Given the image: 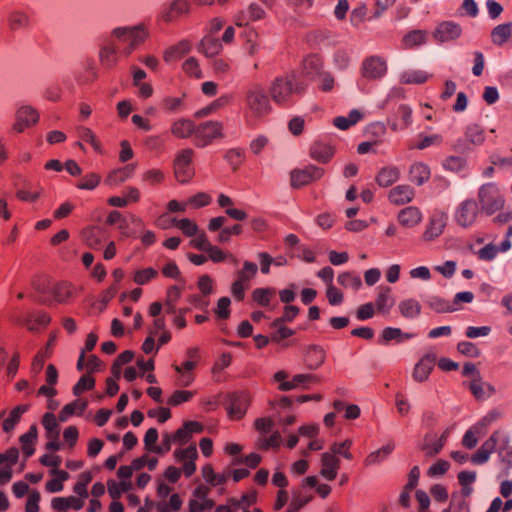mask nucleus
Instances as JSON below:
<instances>
[{"label":"nucleus","instance_id":"f704fd0d","mask_svg":"<svg viewBox=\"0 0 512 512\" xmlns=\"http://www.w3.org/2000/svg\"><path fill=\"white\" fill-rule=\"evenodd\" d=\"M400 177V171L395 166L384 167L376 177V181L381 187H388L395 183Z\"/></svg>","mask_w":512,"mask_h":512},{"label":"nucleus","instance_id":"423d86ee","mask_svg":"<svg viewBox=\"0 0 512 512\" xmlns=\"http://www.w3.org/2000/svg\"><path fill=\"white\" fill-rule=\"evenodd\" d=\"M222 126L217 121H207L196 127L195 140L198 147H205L221 135Z\"/></svg>","mask_w":512,"mask_h":512},{"label":"nucleus","instance_id":"f257e3e1","mask_svg":"<svg viewBox=\"0 0 512 512\" xmlns=\"http://www.w3.org/2000/svg\"><path fill=\"white\" fill-rule=\"evenodd\" d=\"M307 84L295 72L276 77L269 86V94L273 102L281 107H290L296 97L302 96Z\"/></svg>","mask_w":512,"mask_h":512},{"label":"nucleus","instance_id":"a19ab883","mask_svg":"<svg viewBox=\"0 0 512 512\" xmlns=\"http://www.w3.org/2000/svg\"><path fill=\"white\" fill-rule=\"evenodd\" d=\"M50 316L46 313H39L36 315L35 319L33 320L31 316H27L21 319H18L16 322L20 325H24L28 328L30 331H36L37 326H46L50 322Z\"/></svg>","mask_w":512,"mask_h":512},{"label":"nucleus","instance_id":"a211bd4d","mask_svg":"<svg viewBox=\"0 0 512 512\" xmlns=\"http://www.w3.org/2000/svg\"><path fill=\"white\" fill-rule=\"evenodd\" d=\"M469 389L477 400H486L495 393L494 386L484 382L482 377L472 379L469 383Z\"/></svg>","mask_w":512,"mask_h":512},{"label":"nucleus","instance_id":"5fc2aeb1","mask_svg":"<svg viewBox=\"0 0 512 512\" xmlns=\"http://www.w3.org/2000/svg\"><path fill=\"white\" fill-rule=\"evenodd\" d=\"M275 295L273 288H257L253 291V299L261 306H268L270 298Z\"/></svg>","mask_w":512,"mask_h":512},{"label":"nucleus","instance_id":"2eb2a0df","mask_svg":"<svg viewBox=\"0 0 512 512\" xmlns=\"http://www.w3.org/2000/svg\"><path fill=\"white\" fill-rule=\"evenodd\" d=\"M321 465V476L328 481L334 480L340 467V460L333 454L325 452L321 456Z\"/></svg>","mask_w":512,"mask_h":512},{"label":"nucleus","instance_id":"ddd939ff","mask_svg":"<svg viewBox=\"0 0 512 512\" xmlns=\"http://www.w3.org/2000/svg\"><path fill=\"white\" fill-rule=\"evenodd\" d=\"M396 117L399 121L396 118H389L387 121L391 130L394 132L405 130L412 124V109L402 104L397 110Z\"/></svg>","mask_w":512,"mask_h":512},{"label":"nucleus","instance_id":"58836bf2","mask_svg":"<svg viewBox=\"0 0 512 512\" xmlns=\"http://www.w3.org/2000/svg\"><path fill=\"white\" fill-rule=\"evenodd\" d=\"M52 507L56 510H66V509H69V508H72L74 510H80L83 505H84V502L82 499H78L74 496H70V497H56V498H53L52 500Z\"/></svg>","mask_w":512,"mask_h":512},{"label":"nucleus","instance_id":"864d4df0","mask_svg":"<svg viewBox=\"0 0 512 512\" xmlns=\"http://www.w3.org/2000/svg\"><path fill=\"white\" fill-rule=\"evenodd\" d=\"M171 223L189 237L194 236L198 233V226L190 219L184 218L181 220H177L176 218H173L171 219Z\"/></svg>","mask_w":512,"mask_h":512},{"label":"nucleus","instance_id":"69168bd1","mask_svg":"<svg viewBox=\"0 0 512 512\" xmlns=\"http://www.w3.org/2000/svg\"><path fill=\"white\" fill-rule=\"evenodd\" d=\"M450 509L453 512H469V503L463 497H460L457 493L452 494L450 501Z\"/></svg>","mask_w":512,"mask_h":512},{"label":"nucleus","instance_id":"bf43d9fd","mask_svg":"<svg viewBox=\"0 0 512 512\" xmlns=\"http://www.w3.org/2000/svg\"><path fill=\"white\" fill-rule=\"evenodd\" d=\"M482 431L480 430V426H472L470 429H468L462 439V444L468 448L472 449L477 445L478 439L476 435L481 434Z\"/></svg>","mask_w":512,"mask_h":512},{"label":"nucleus","instance_id":"37998d69","mask_svg":"<svg viewBox=\"0 0 512 512\" xmlns=\"http://www.w3.org/2000/svg\"><path fill=\"white\" fill-rule=\"evenodd\" d=\"M362 117V114L354 109L351 110L349 115L346 116H338L334 118L333 124L335 127H337L340 130H347L352 125H355Z\"/></svg>","mask_w":512,"mask_h":512},{"label":"nucleus","instance_id":"473e14b6","mask_svg":"<svg viewBox=\"0 0 512 512\" xmlns=\"http://www.w3.org/2000/svg\"><path fill=\"white\" fill-rule=\"evenodd\" d=\"M422 214L416 207L409 206L402 209L398 215V221L407 227H412L421 221Z\"/></svg>","mask_w":512,"mask_h":512},{"label":"nucleus","instance_id":"c85d7f7f","mask_svg":"<svg viewBox=\"0 0 512 512\" xmlns=\"http://www.w3.org/2000/svg\"><path fill=\"white\" fill-rule=\"evenodd\" d=\"M119 48L114 39L104 44L100 51V60L102 65L110 68L117 61V52Z\"/></svg>","mask_w":512,"mask_h":512},{"label":"nucleus","instance_id":"4d7b16f0","mask_svg":"<svg viewBox=\"0 0 512 512\" xmlns=\"http://www.w3.org/2000/svg\"><path fill=\"white\" fill-rule=\"evenodd\" d=\"M425 34H405L402 39V46L405 49L417 48L426 43Z\"/></svg>","mask_w":512,"mask_h":512},{"label":"nucleus","instance_id":"de8ad7c7","mask_svg":"<svg viewBox=\"0 0 512 512\" xmlns=\"http://www.w3.org/2000/svg\"><path fill=\"white\" fill-rule=\"evenodd\" d=\"M107 487L111 498L113 500H117L124 492H128L132 489V484L130 481H121L120 483H117L115 480H108Z\"/></svg>","mask_w":512,"mask_h":512},{"label":"nucleus","instance_id":"6e6552de","mask_svg":"<svg viewBox=\"0 0 512 512\" xmlns=\"http://www.w3.org/2000/svg\"><path fill=\"white\" fill-rule=\"evenodd\" d=\"M19 450L16 447L9 448L5 453H0V484H7L12 476V467L17 463Z\"/></svg>","mask_w":512,"mask_h":512},{"label":"nucleus","instance_id":"cd10ccee","mask_svg":"<svg viewBox=\"0 0 512 512\" xmlns=\"http://www.w3.org/2000/svg\"><path fill=\"white\" fill-rule=\"evenodd\" d=\"M414 337L412 333H405L400 328L386 327L379 340L380 343L387 344L391 341L396 343H403Z\"/></svg>","mask_w":512,"mask_h":512},{"label":"nucleus","instance_id":"5701e85b","mask_svg":"<svg viewBox=\"0 0 512 512\" xmlns=\"http://www.w3.org/2000/svg\"><path fill=\"white\" fill-rule=\"evenodd\" d=\"M310 155L320 163H327L334 155V148L328 143L316 141L310 148Z\"/></svg>","mask_w":512,"mask_h":512},{"label":"nucleus","instance_id":"0e129e2a","mask_svg":"<svg viewBox=\"0 0 512 512\" xmlns=\"http://www.w3.org/2000/svg\"><path fill=\"white\" fill-rule=\"evenodd\" d=\"M101 177L96 173H90L86 175L81 182H79L76 186L79 189L83 190H93L100 183Z\"/></svg>","mask_w":512,"mask_h":512},{"label":"nucleus","instance_id":"774afa93","mask_svg":"<svg viewBox=\"0 0 512 512\" xmlns=\"http://www.w3.org/2000/svg\"><path fill=\"white\" fill-rule=\"evenodd\" d=\"M312 500V496L301 495L300 493L295 494L287 509V512H299V510Z\"/></svg>","mask_w":512,"mask_h":512},{"label":"nucleus","instance_id":"4468645a","mask_svg":"<svg viewBox=\"0 0 512 512\" xmlns=\"http://www.w3.org/2000/svg\"><path fill=\"white\" fill-rule=\"evenodd\" d=\"M198 453L196 446L191 445L183 450H176L175 457L184 461L183 472L186 477H190L196 470L195 459L197 458Z\"/></svg>","mask_w":512,"mask_h":512},{"label":"nucleus","instance_id":"c756f323","mask_svg":"<svg viewBox=\"0 0 512 512\" xmlns=\"http://www.w3.org/2000/svg\"><path fill=\"white\" fill-rule=\"evenodd\" d=\"M400 314L407 319H415L421 313L420 303L413 298L402 300L398 304Z\"/></svg>","mask_w":512,"mask_h":512},{"label":"nucleus","instance_id":"f03ea898","mask_svg":"<svg viewBox=\"0 0 512 512\" xmlns=\"http://www.w3.org/2000/svg\"><path fill=\"white\" fill-rule=\"evenodd\" d=\"M244 117L249 125H255L272 110L265 89L260 84H251L244 91Z\"/></svg>","mask_w":512,"mask_h":512},{"label":"nucleus","instance_id":"7c9ffc66","mask_svg":"<svg viewBox=\"0 0 512 512\" xmlns=\"http://www.w3.org/2000/svg\"><path fill=\"white\" fill-rule=\"evenodd\" d=\"M29 409V405H18L16 406L9 414V416L4 419L2 423V429L5 433H12L15 429V426L19 423L21 416L27 412Z\"/></svg>","mask_w":512,"mask_h":512},{"label":"nucleus","instance_id":"79ce46f5","mask_svg":"<svg viewBox=\"0 0 512 512\" xmlns=\"http://www.w3.org/2000/svg\"><path fill=\"white\" fill-rule=\"evenodd\" d=\"M425 302L431 309L438 313L454 312L458 309L439 296H429L426 298Z\"/></svg>","mask_w":512,"mask_h":512},{"label":"nucleus","instance_id":"8fccbe9b","mask_svg":"<svg viewBox=\"0 0 512 512\" xmlns=\"http://www.w3.org/2000/svg\"><path fill=\"white\" fill-rule=\"evenodd\" d=\"M337 282L345 287L353 290H358L362 286V281L359 276L354 275L350 272H343L338 275Z\"/></svg>","mask_w":512,"mask_h":512},{"label":"nucleus","instance_id":"f3484780","mask_svg":"<svg viewBox=\"0 0 512 512\" xmlns=\"http://www.w3.org/2000/svg\"><path fill=\"white\" fill-rule=\"evenodd\" d=\"M414 196L415 190L409 185H398L389 192V200L396 205L409 203Z\"/></svg>","mask_w":512,"mask_h":512},{"label":"nucleus","instance_id":"c9c22d12","mask_svg":"<svg viewBox=\"0 0 512 512\" xmlns=\"http://www.w3.org/2000/svg\"><path fill=\"white\" fill-rule=\"evenodd\" d=\"M190 48H191V45H190L189 41L182 40L178 44L169 47L165 51L164 60L166 62L176 61V60L180 59L181 57H183L186 53H188Z\"/></svg>","mask_w":512,"mask_h":512},{"label":"nucleus","instance_id":"393cba45","mask_svg":"<svg viewBox=\"0 0 512 512\" xmlns=\"http://www.w3.org/2000/svg\"><path fill=\"white\" fill-rule=\"evenodd\" d=\"M222 48V41L215 34H206L200 42L199 50L207 57L215 56Z\"/></svg>","mask_w":512,"mask_h":512},{"label":"nucleus","instance_id":"c03bdc74","mask_svg":"<svg viewBox=\"0 0 512 512\" xmlns=\"http://www.w3.org/2000/svg\"><path fill=\"white\" fill-rule=\"evenodd\" d=\"M464 135L469 144L481 145L485 141L484 131L477 124H469L464 130Z\"/></svg>","mask_w":512,"mask_h":512},{"label":"nucleus","instance_id":"f8f14e48","mask_svg":"<svg viewBox=\"0 0 512 512\" xmlns=\"http://www.w3.org/2000/svg\"><path fill=\"white\" fill-rule=\"evenodd\" d=\"M500 435L499 431L493 432L477 452L473 454L471 461L478 465L486 463L489 460L490 455L495 451Z\"/></svg>","mask_w":512,"mask_h":512},{"label":"nucleus","instance_id":"13d9d810","mask_svg":"<svg viewBox=\"0 0 512 512\" xmlns=\"http://www.w3.org/2000/svg\"><path fill=\"white\" fill-rule=\"evenodd\" d=\"M95 386V379L93 377L83 375L73 387V393L79 396L84 391L92 390Z\"/></svg>","mask_w":512,"mask_h":512},{"label":"nucleus","instance_id":"9b49d317","mask_svg":"<svg viewBox=\"0 0 512 512\" xmlns=\"http://www.w3.org/2000/svg\"><path fill=\"white\" fill-rule=\"evenodd\" d=\"M387 71L385 61L378 56H371L363 61L362 75L363 77L376 80L382 78Z\"/></svg>","mask_w":512,"mask_h":512},{"label":"nucleus","instance_id":"052dcab7","mask_svg":"<svg viewBox=\"0 0 512 512\" xmlns=\"http://www.w3.org/2000/svg\"><path fill=\"white\" fill-rule=\"evenodd\" d=\"M79 136L82 140L90 143L95 151H97L98 153H102L100 142L98 141L96 135L93 133L91 129L87 127H80Z\"/></svg>","mask_w":512,"mask_h":512},{"label":"nucleus","instance_id":"338daca9","mask_svg":"<svg viewBox=\"0 0 512 512\" xmlns=\"http://www.w3.org/2000/svg\"><path fill=\"white\" fill-rule=\"evenodd\" d=\"M457 350L468 357H478L480 355V350L477 348V346L469 341H461L457 345Z\"/></svg>","mask_w":512,"mask_h":512},{"label":"nucleus","instance_id":"6ab92c4d","mask_svg":"<svg viewBox=\"0 0 512 512\" xmlns=\"http://www.w3.org/2000/svg\"><path fill=\"white\" fill-rule=\"evenodd\" d=\"M113 39L117 43L119 51L126 55L130 54L144 40L141 34H116Z\"/></svg>","mask_w":512,"mask_h":512},{"label":"nucleus","instance_id":"a878e982","mask_svg":"<svg viewBox=\"0 0 512 512\" xmlns=\"http://www.w3.org/2000/svg\"><path fill=\"white\" fill-rule=\"evenodd\" d=\"M196 126L193 121L181 118L172 124L171 132L174 136L185 139L195 135Z\"/></svg>","mask_w":512,"mask_h":512},{"label":"nucleus","instance_id":"4be33fe9","mask_svg":"<svg viewBox=\"0 0 512 512\" xmlns=\"http://www.w3.org/2000/svg\"><path fill=\"white\" fill-rule=\"evenodd\" d=\"M393 304L394 300L391 297V288L389 286H379L374 308L376 307L379 313L387 314L389 313Z\"/></svg>","mask_w":512,"mask_h":512},{"label":"nucleus","instance_id":"dca6fc26","mask_svg":"<svg viewBox=\"0 0 512 512\" xmlns=\"http://www.w3.org/2000/svg\"><path fill=\"white\" fill-rule=\"evenodd\" d=\"M435 364V357L432 355H425L415 365L412 377L416 382H424L428 379Z\"/></svg>","mask_w":512,"mask_h":512},{"label":"nucleus","instance_id":"e2e57ef3","mask_svg":"<svg viewBox=\"0 0 512 512\" xmlns=\"http://www.w3.org/2000/svg\"><path fill=\"white\" fill-rule=\"evenodd\" d=\"M466 161L458 156H450L443 162L444 169L452 172H460L464 169Z\"/></svg>","mask_w":512,"mask_h":512},{"label":"nucleus","instance_id":"a18cd8bd","mask_svg":"<svg viewBox=\"0 0 512 512\" xmlns=\"http://www.w3.org/2000/svg\"><path fill=\"white\" fill-rule=\"evenodd\" d=\"M270 338L272 342L280 343L284 339L295 334V331L286 327L284 324L275 325L274 320L270 324Z\"/></svg>","mask_w":512,"mask_h":512},{"label":"nucleus","instance_id":"6e6d98bb","mask_svg":"<svg viewBox=\"0 0 512 512\" xmlns=\"http://www.w3.org/2000/svg\"><path fill=\"white\" fill-rule=\"evenodd\" d=\"M258 271V267L254 262L245 261L243 268L237 272V279L243 282H249Z\"/></svg>","mask_w":512,"mask_h":512},{"label":"nucleus","instance_id":"ea45409f","mask_svg":"<svg viewBox=\"0 0 512 512\" xmlns=\"http://www.w3.org/2000/svg\"><path fill=\"white\" fill-rule=\"evenodd\" d=\"M53 299L57 303H65L73 295V287L66 282L57 283L51 289Z\"/></svg>","mask_w":512,"mask_h":512},{"label":"nucleus","instance_id":"2f4dec72","mask_svg":"<svg viewBox=\"0 0 512 512\" xmlns=\"http://www.w3.org/2000/svg\"><path fill=\"white\" fill-rule=\"evenodd\" d=\"M395 445L393 442H389L385 446L381 447L380 449L371 452L366 458H365V465L367 466H374L379 465L383 461H385L388 456L392 453L394 450Z\"/></svg>","mask_w":512,"mask_h":512},{"label":"nucleus","instance_id":"09e8293b","mask_svg":"<svg viewBox=\"0 0 512 512\" xmlns=\"http://www.w3.org/2000/svg\"><path fill=\"white\" fill-rule=\"evenodd\" d=\"M100 229L96 227H89L83 230L82 237L85 243L93 249H98L101 246Z\"/></svg>","mask_w":512,"mask_h":512},{"label":"nucleus","instance_id":"39448f33","mask_svg":"<svg viewBox=\"0 0 512 512\" xmlns=\"http://www.w3.org/2000/svg\"><path fill=\"white\" fill-rule=\"evenodd\" d=\"M192 156V149H184L177 154L174 160L175 177L181 183H187L193 176Z\"/></svg>","mask_w":512,"mask_h":512},{"label":"nucleus","instance_id":"412c9836","mask_svg":"<svg viewBox=\"0 0 512 512\" xmlns=\"http://www.w3.org/2000/svg\"><path fill=\"white\" fill-rule=\"evenodd\" d=\"M322 72V61L318 56L310 55L304 59L301 72L304 78L314 80Z\"/></svg>","mask_w":512,"mask_h":512},{"label":"nucleus","instance_id":"e433bc0d","mask_svg":"<svg viewBox=\"0 0 512 512\" xmlns=\"http://www.w3.org/2000/svg\"><path fill=\"white\" fill-rule=\"evenodd\" d=\"M88 406L86 400L77 399L69 404H66L59 413V420L61 422L67 421V419L74 413L82 414Z\"/></svg>","mask_w":512,"mask_h":512},{"label":"nucleus","instance_id":"0eeeda50","mask_svg":"<svg viewBox=\"0 0 512 512\" xmlns=\"http://www.w3.org/2000/svg\"><path fill=\"white\" fill-rule=\"evenodd\" d=\"M324 170L314 165H309L302 170H293L290 174L291 186L300 188L310 182L320 179Z\"/></svg>","mask_w":512,"mask_h":512},{"label":"nucleus","instance_id":"72a5a7b5","mask_svg":"<svg viewBox=\"0 0 512 512\" xmlns=\"http://www.w3.org/2000/svg\"><path fill=\"white\" fill-rule=\"evenodd\" d=\"M32 19L30 16L20 10H15L10 12L8 15V23L11 29L13 30H21L29 28L31 25Z\"/></svg>","mask_w":512,"mask_h":512},{"label":"nucleus","instance_id":"aec40b11","mask_svg":"<svg viewBox=\"0 0 512 512\" xmlns=\"http://www.w3.org/2000/svg\"><path fill=\"white\" fill-rule=\"evenodd\" d=\"M325 361V351L319 345H310L305 351V363L308 369L316 370Z\"/></svg>","mask_w":512,"mask_h":512},{"label":"nucleus","instance_id":"49530a36","mask_svg":"<svg viewBox=\"0 0 512 512\" xmlns=\"http://www.w3.org/2000/svg\"><path fill=\"white\" fill-rule=\"evenodd\" d=\"M429 75L422 70H408L401 74L400 82L403 84H422L426 82Z\"/></svg>","mask_w":512,"mask_h":512},{"label":"nucleus","instance_id":"20e7f679","mask_svg":"<svg viewBox=\"0 0 512 512\" xmlns=\"http://www.w3.org/2000/svg\"><path fill=\"white\" fill-rule=\"evenodd\" d=\"M479 213V204L474 199H465L456 207L454 220L462 228H469L476 223Z\"/></svg>","mask_w":512,"mask_h":512},{"label":"nucleus","instance_id":"b1692460","mask_svg":"<svg viewBox=\"0 0 512 512\" xmlns=\"http://www.w3.org/2000/svg\"><path fill=\"white\" fill-rule=\"evenodd\" d=\"M264 10L257 4H251L247 11L241 13L236 19L237 27H247L250 22L260 20L264 17Z\"/></svg>","mask_w":512,"mask_h":512},{"label":"nucleus","instance_id":"3c124183","mask_svg":"<svg viewBox=\"0 0 512 512\" xmlns=\"http://www.w3.org/2000/svg\"><path fill=\"white\" fill-rule=\"evenodd\" d=\"M38 117L37 111L31 106H22L16 113V118L29 126L35 124L38 121Z\"/></svg>","mask_w":512,"mask_h":512},{"label":"nucleus","instance_id":"680f3d73","mask_svg":"<svg viewBox=\"0 0 512 512\" xmlns=\"http://www.w3.org/2000/svg\"><path fill=\"white\" fill-rule=\"evenodd\" d=\"M299 308L293 305H287L284 308V313L281 317L274 319L275 325L285 324L286 322H292L299 314Z\"/></svg>","mask_w":512,"mask_h":512},{"label":"nucleus","instance_id":"bb28decb","mask_svg":"<svg viewBox=\"0 0 512 512\" xmlns=\"http://www.w3.org/2000/svg\"><path fill=\"white\" fill-rule=\"evenodd\" d=\"M430 175V168L422 162L414 163L411 165L409 170L410 181L418 186H421L428 181Z\"/></svg>","mask_w":512,"mask_h":512},{"label":"nucleus","instance_id":"4c0bfd02","mask_svg":"<svg viewBox=\"0 0 512 512\" xmlns=\"http://www.w3.org/2000/svg\"><path fill=\"white\" fill-rule=\"evenodd\" d=\"M135 170L134 164H128L123 168L116 169L109 173L106 182L109 185H116L130 178Z\"/></svg>","mask_w":512,"mask_h":512},{"label":"nucleus","instance_id":"9d476101","mask_svg":"<svg viewBox=\"0 0 512 512\" xmlns=\"http://www.w3.org/2000/svg\"><path fill=\"white\" fill-rule=\"evenodd\" d=\"M249 395L246 392H235L229 396L228 414L233 419H240L246 413L249 405Z\"/></svg>","mask_w":512,"mask_h":512},{"label":"nucleus","instance_id":"1a4fd4ad","mask_svg":"<svg viewBox=\"0 0 512 512\" xmlns=\"http://www.w3.org/2000/svg\"><path fill=\"white\" fill-rule=\"evenodd\" d=\"M190 3L188 0H174L170 5L164 6L158 16V19L165 23L174 22L182 15L188 13Z\"/></svg>","mask_w":512,"mask_h":512},{"label":"nucleus","instance_id":"603ef678","mask_svg":"<svg viewBox=\"0 0 512 512\" xmlns=\"http://www.w3.org/2000/svg\"><path fill=\"white\" fill-rule=\"evenodd\" d=\"M445 227V223L442 219H436L433 218L430 221L429 226L427 227L426 231L424 232V239L427 241H431L435 238H437L439 235L442 234L443 229Z\"/></svg>","mask_w":512,"mask_h":512},{"label":"nucleus","instance_id":"7ed1b4c3","mask_svg":"<svg viewBox=\"0 0 512 512\" xmlns=\"http://www.w3.org/2000/svg\"><path fill=\"white\" fill-rule=\"evenodd\" d=\"M481 211L490 216L500 211L505 204V198L495 183L483 184L478 190Z\"/></svg>","mask_w":512,"mask_h":512}]
</instances>
